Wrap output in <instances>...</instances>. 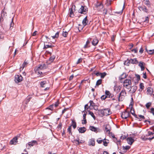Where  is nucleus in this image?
Returning a JSON list of instances; mask_svg holds the SVG:
<instances>
[{
	"label": "nucleus",
	"mask_w": 154,
	"mask_h": 154,
	"mask_svg": "<svg viewBox=\"0 0 154 154\" xmlns=\"http://www.w3.org/2000/svg\"><path fill=\"white\" fill-rule=\"evenodd\" d=\"M98 111L103 116H108L112 114V112L110 109L109 108L100 109Z\"/></svg>",
	"instance_id": "1"
},
{
	"label": "nucleus",
	"mask_w": 154,
	"mask_h": 154,
	"mask_svg": "<svg viewBox=\"0 0 154 154\" xmlns=\"http://www.w3.org/2000/svg\"><path fill=\"white\" fill-rule=\"evenodd\" d=\"M121 116L122 118L125 119H126L128 117H130L131 118H132L131 116L130 112L127 110H125L121 113Z\"/></svg>",
	"instance_id": "2"
},
{
	"label": "nucleus",
	"mask_w": 154,
	"mask_h": 154,
	"mask_svg": "<svg viewBox=\"0 0 154 154\" xmlns=\"http://www.w3.org/2000/svg\"><path fill=\"white\" fill-rule=\"evenodd\" d=\"M88 11V8L85 6H81L80 9L79 10L78 12L81 14H85Z\"/></svg>",
	"instance_id": "3"
},
{
	"label": "nucleus",
	"mask_w": 154,
	"mask_h": 154,
	"mask_svg": "<svg viewBox=\"0 0 154 154\" xmlns=\"http://www.w3.org/2000/svg\"><path fill=\"white\" fill-rule=\"evenodd\" d=\"M15 77V81L16 83L20 82L23 80V78L20 75H16Z\"/></svg>",
	"instance_id": "4"
},
{
	"label": "nucleus",
	"mask_w": 154,
	"mask_h": 154,
	"mask_svg": "<svg viewBox=\"0 0 154 154\" xmlns=\"http://www.w3.org/2000/svg\"><path fill=\"white\" fill-rule=\"evenodd\" d=\"M123 86L124 87L127 88L128 85H131V79H126L123 82Z\"/></svg>",
	"instance_id": "5"
},
{
	"label": "nucleus",
	"mask_w": 154,
	"mask_h": 154,
	"mask_svg": "<svg viewBox=\"0 0 154 154\" xmlns=\"http://www.w3.org/2000/svg\"><path fill=\"white\" fill-rule=\"evenodd\" d=\"M138 8L141 11H143L146 13H148L149 10L147 9L146 6L144 5L141 6L139 7Z\"/></svg>",
	"instance_id": "6"
},
{
	"label": "nucleus",
	"mask_w": 154,
	"mask_h": 154,
	"mask_svg": "<svg viewBox=\"0 0 154 154\" xmlns=\"http://www.w3.org/2000/svg\"><path fill=\"white\" fill-rule=\"evenodd\" d=\"M47 67V65L45 63L39 64L38 65L37 68V70H42L45 69Z\"/></svg>",
	"instance_id": "7"
},
{
	"label": "nucleus",
	"mask_w": 154,
	"mask_h": 154,
	"mask_svg": "<svg viewBox=\"0 0 154 154\" xmlns=\"http://www.w3.org/2000/svg\"><path fill=\"white\" fill-rule=\"evenodd\" d=\"M131 88L129 92L131 93H134L135 92L137 89V87L136 86H133L131 87L130 86L129 88H127L128 89H129Z\"/></svg>",
	"instance_id": "8"
},
{
	"label": "nucleus",
	"mask_w": 154,
	"mask_h": 154,
	"mask_svg": "<svg viewBox=\"0 0 154 154\" xmlns=\"http://www.w3.org/2000/svg\"><path fill=\"white\" fill-rule=\"evenodd\" d=\"M126 94V93L125 89H124L122 90L118 96V100L119 101L122 100H121L120 97L121 96H124V95Z\"/></svg>",
	"instance_id": "9"
},
{
	"label": "nucleus",
	"mask_w": 154,
	"mask_h": 154,
	"mask_svg": "<svg viewBox=\"0 0 154 154\" xmlns=\"http://www.w3.org/2000/svg\"><path fill=\"white\" fill-rule=\"evenodd\" d=\"M75 5H73L72 8L69 9V16L71 17H73L74 16V12L73 11V8H74L75 11Z\"/></svg>",
	"instance_id": "10"
},
{
	"label": "nucleus",
	"mask_w": 154,
	"mask_h": 154,
	"mask_svg": "<svg viewBox=\"0 0 154 154\" xmlns=\"http://www.w3.org/2000/svg\"><path fill=\"white\" fill-rule=\"evenodd\" d=\"M37 141L36 140H33L30 142H29L26 144V146H27L28 145L30 147L33 146L34 145L37 144Z\"/></svg>",
	"instance_id": "11"
},
{
	"label": "nucleus",
	"mask_w": 154,
	"mask_h": 154,
	"mask_svg": "<svg viewBox=\"0 0 154 154\" xmlns=\"http://www.w3.org/2000/svg\"><path fill=\"white\" fill-rule=\"evenodd\" d=\"M17 142V137H14L10 142L9 143L11 145L16 144Z\"/></svg>",
	"instance_id": "12"
},
{
	"label": "nucleus",
	"mask_w": 154,
	"mask_h": 154,
	"mask_svg": "<svg viewBox=\"0 0 154 154\" xmlns=\"http://www.w3.org/2000/svg\"><path fill=\"white\" fill-rule=\"evenodd\" d=\"M89 129L92 131H94L96 133H97L98 132V130L99 131L100 129L97 128H96L94 126H90L89 127Z\"/></svg>",
	"instance_id": "13"
},
{
	"label": "nucleus",
	"mask_w": 154,
	"mask_h": 154,
	"mask_svg": "<svg viewBox=\"0 0 154 154\" xmlns=\"http://www.w3.org/2000/svg\"><path fill=\"white\" fill-rule=\"evenodd\" d=\"M95 139L93 138H91L90 139L88 142V145L89 146H95Z\"/></svg>",
	"instance_id": "14"
},
{
	"label": "nucleus",
	"mask_w": 154,
	"mask_h": 154,
	"mask_svg": "<svg viewBox=\"0 0 154 154\" xmlns=\"http://www.w3.org/2000/svg\"><path fill=\"white\" fill-rule=\"evenodd\" d=\"M105 94L107 96V97L111 98L113 97V94L107 90L106 91Z\"/></svg>",
	"instance_id": "15"
},
{
	"label": "nucleus",
	"mask_w": 154,
	"mask_h": 154,
	"mask_svg": "<svg viewBox=\"0 0 154 154\" xmlns=\"http://www.w3.org/2000/svg\"><path fill=\"white\" fill-rule=\"evenodd\" d=\"M130 61L129 62L131 64H137L138 63V62L136 58H134L133 59H130Z\"/></svg>",
	"instance_id": "16"
},
{
	"label": "nucleus",
	"mask_w": 154,
	"mask_h": 154,
	"mask_svg": "<svg viewBox=\"0 0 154 154\" xmlns=\"http://www.w3.org/2000/svg\"><path fill=\"white\" fill-rule=\"evenodd\" d=\"M127 141L128 143L131 145L134 142V140L131 137H128L127 138Z\"/></svg>",
	"instance_id": "17"
},
{
	"label": "nucleus",
	"mask_w": 154,
	"mask_h": 154,
	"mask_svg": "<svg viewBox=\"0 0 154 154\" xmlns=\"http://www.w3.org/2000/svg\"><path fill=\"white\" fill-rule=\"evenodd\" d=\"M95 5L96 7L97 8L100 7L101 8H102L103 7V6L102 3H100L98 1H97L96 3L95 4Z\"/></svg>",
	"instance_id": "18"
},
{
	"label": "nucleus",
	"mask_w": 154,
	"mask_h": 154,
	"mask_svg": "<svg viewBox=\"0 0 154 154\" xmlns=\"http://www.w3.org/2000/svg\"><path fill=\"white\" fill-rule=\"evenodd\" d=\"M99 40L96 38H95L93 39L92 42V43L93 45L95 46L97 44Z\"/></svg>",
	"instance_id": "19"
},
{
	"label": "nucleus",
	"mask_w": 154,
	"mask_h": 154,
	"mask_svg": "<svg viewBox=\"0 0 154 154\" xmlns=\"http://www.w3.org/2000/svg\"><path fill=\"white\" fill-rule=\"evenodd\" d=\"M141 138L144 141L146 140H152L154 138V136L150 138H146L145 137V136H142L141 137Z\"/></svg>",
	"instance_id": "20"
},
{
	"label": "nucleus",
	"mask_w": 154,
	"mask_h": 154,
	"mask_svg": "<svg viewBox=\"0 0 154 154\" xmlns=\"http://www.w3.org/2000/svg\"><path fill=\"white\" fill-rule=\"evenodd\" d=\"M78 131L80 133H84L86 131V128L85 127H80L78 129Z\"/></svg>",
	"instance_id": "21"
},
{
	"label": "nucleus",
	"mask_w": 154,
	"mask_h": 154,
	"mask_svg": "<svg viewBox=\"0 0 154 154\" xmlns=\"http://www.w3.org/2000/svg\"><path fill=\"white\" fill-rule=\"evenodd\" d=\"M105 130L106 132H109V133L111 130V128L109 124H107L106 125Z\"/></svg>",
	"instance_id": "22"
},
{
	"label": "nucleus",
	"mask_w": 154,
	"mask_h": 154,
	"mask_svg": "<svg viewBox=\"0 0 154 154\" xmlns=\"http://www.w3.org/2000/svg\"><path fill=\"white\" fill-rule=\"evenodd\" d=\"M127 76V75L125 73H122L121 76L119 77V79L121 81V82H121L122 80L126 78Z\"/></svg>",
	"instance_id": "23"
},
{
	"label": "nucleus",
	"mask_w": 154,
	"mask_h": 154,
	"mask_svg": "<svg viewBox=\"0 0 154 154\" xmlns=\"http://www.w3.org/2000/svg\"><path fill=\"white\" fill-rule=\"evenodd\" d=\"M89 103H90V105L89 106V108L90 109L94 108V106H95V103H94L93 101L91 100L89 101Z\"/></svg>",
	"instance_id": "24"
},
{
	"label": "nucleus",
	"mask_w": 154,
	"mask_h": 154,
	"mask_svg": "<svg viewBox=\"0 0 154 154\" xmlns=\"http://www.w3.org/2000/svg\"><path fill=\"white\" fill-rule=\"evenodd\" d=\"M144 64L145 63L143 62L140 61L139 62L138 66L140 67L141 71H143L144 69L145 68L143 66Z\"/></svg>",
	"instance_id": "25"
},
{
	"label": "nucleus",
	"mask_w": 154,
	"mask_h": 154,
	"mask_svg": "<svg viewBox=\"0 0 154 154\" xmlns=\"http://www.w3.org/2000/svg\"><path fill=\"white\" fill-rule=\"evenodd\" d=\"M131 113L133 115L135 118H136L137 119H139V118L137 117V115L135 114L134 109H133L132 107H131Z\"/></svg>",
	"instance_id": "26"
},
{
	"label": "nucleus",
	"mask_w": 154,
	"mask_h": 154,
	"mask_svg": "<svg viewBox=\"0 0 154 154\" xmlns=\"http://www.w3.org/2000/svg\"><path fill=\"white\" fill-rule=\"evenodd\" d=\"M88 20L87 19V17L86 16L85 18L83 20L82 23L83 25L85 26L87 25Z\"/></svg>",
	"instance_id": "27"
},
{
	"label": "nucleus",
	"mask_w": 154,
	"mask_h": 154,
	"mask_svg": "<svg viewBox=\"0 0 154 154\" xmlns=\"http://www.w3.org/2000/svg\"><path fill=\"white\" fill-rule=\"evenodd\" d=\"M72 124L70 126H72L74 129H75L76 127V123L75 120H72Z\"/></svg>",
	"instance_id": "28"
},
{
	"label": "nucleus",
	"mask_w": 154,
	"mask_h": 154,
	"mask_svg": "<svg viewBox=\"0 0 154 154\" xmlns=\"http://www.w3.org/2000/svg\"><path fill=\"white\" fill-rule=\"evenodd\" d=\"M147 94L151 95L153 93V89L150 87H148L147 88Z\"/></svg>",
	"instance_id": "29"
},
{
	"label": "nucleus",
	"mask_w": 154,
	"mask_h": 154,
	"mask_svg": "<svg viewBox=\"0 0 154 154\" xmlns=\"http://www.w3.org/2000/svg\"><path fill=\"white\" fill-rule=\"evenodd\" d=\"M145 1L144 4L146 5L148 7H150L151 4L149 0H144Z\"/></svg>",
	"instance_id": "30"
},
{
	"label": "nucleus",
	"mask_w": 154,
	"mask_h": 154,
	"mask_svg": "<svg viewBox=\"0 0 154 154\" xmlns=\"http://www.w3.org/2000/svg\"><path fill=\"white\" fill-rule=\"evenodd\" d=\"M130 61V59H129L128 58L124 62V65L127 66H129L130 64H131V63L129 62Z\"/></svg>",
	"instance_id": "31"
},
{
	"label": "nucleus",
	"mask_w": 154,
	"mask_h": 154,
	"mask_svg": "<svg viewBox=\"0 0 154 154\" xmlns=\"http://www.w3.org/2000/svg\"><path fill=\"white\" fill-rule=\"evenodd\" d=\"M32 97L31 95H29L26 99V104H27L30 100L31 98H32Z\"/></svg>",
	"instance_id": "32"
},
{
	"label": "nucleus",
	"mask_w": 154,
	"mask_h": 154,
	"mask_svg": "<svg viewBox=\"0 0 154 154\" xmlns=\"http://www.w3.org/2000/svg\"><path fill=\"white\" fill-rule=\"evenodd\" d=\"M29 63L28 61H26V60H25L24 62L22 65V67H23L22 69L25 67H26L27 65Z\"/></svg>",
	"instance_id": "33"
},
{
	"label": "nucleus",
	"mask_w": 154,
	"mask_h": 154,
	"mask_svg": "<svg viewBox=\"0 0 154 154\" xmlns=\"http://www.w3.org/2000/svg\"><path fill=\"white\" fill-rule=\"evenodd\" d=\"M7 16V13L5 12V11L4 10H2V11L1 14V17L3 19V17H5V16Z\"/></svg>",
	"instance_id": "34"
},
{
	"label": "nucleus",
	"mask_w": 154,
	"mask_h": 154,
	"mask_svg": "<svg viewBox=\"0 0 154 154\" xmlns=\"http://www.w3.org/2000/svg\"><path fill=\"white\" fill-rule=\"evenodd\" d=\"M54 46L53 45H46L45 43L44 45V47L43 48V49H45L47 48H52V47H54Z\"/></svg>",
	"instance_id": "35"
},
{
	"label": "nucleus",
	"mask_w": 154,
	"mask_h": 154,
	"mask_svg": "<svg viewBox=\"0 0 154 154\" xmlns=\"http://www.w3.org/2000/svg\"><path fill=\"white\" fill-rule=\"evenodd\" d=\"M47 83L46 81H44L41 82L40 85L41 87L42 88L45 87L44 85Z\"/></svg>",
	"instance_id": "36"
},
{
	"label": "nucleus",
	"mask_w": 154,
	"mask_h": 154,
	"mask_svg": "<svg viewBox=\"0 0 154 154\" xmlns=\"http://www.w3.org/2000/svg\"><path fill=\"white\" fill-rule=\"evenodd\" d=\"M90 43V42L88 40L86 43L85 45L84 46V48H86L89 47V46L88 45Z\"/></svg>",
	"instance_id": "37"
},
{
	"label": "nucleus",
	"mask_w": 154,
	"mask_h": 154,
	"mask_svg": "<svg viewBox=\"0 0 154 154\" xmlns=\"http://www.w3.org/2000/svg\"><path fill=\"white\" fill-rule=\"evenodd\" d=\"M130 148V146H122V149L123 150H128ZM126 151L125 152H126Z\"/></svg>",
	"instance_id": "38"
},
{
	"label": "nucleus",
	"mask_w": 154,
	"mask_h": 154,
	"mask_svg": "<svg viewBox=\"0 0 154 154\" xmlns=\"http://www.w3.org/2000/svg\"><path fill=\"white\" fill-rule=\"evenodd\" d=\"M67 132H69V134L72 135V133L71 131V127L69 126L67 129Z\"/></svg>",
	"instance_id": "39"
},
{
	"label": "nucleus",
	"mask_w": 154,
	"mask_h": 154,
	"mask_svg": "<svg viewBox=\"0 0 154 154\" xmlns=\"http://www.w3.org/2000/svg\"><path fill=\"white\" fill-rule=\"evenodd\" d=\"M103 143V145L105 146H107L109 143V141L108 140H107L106 141H104Z\"/></svg>",
	"instance_id": "40"
},
{
	"label": "nucleus",
	"mask_w": 154,
	"mask_h": 154,
	"mask_svg": "<svg viewBox=\"0 0 154 154\" xmlns=\"http://www.w3.org/2000/svg\"><path fill=\"white\" fill-rule=\"evenodd\" d=\"M59 32H57L56 33L55 35L53 36H52V37L54 39L55 38H57L59 37Z\"/></svg>",
	"instance_id": "41"
},
{
	"label": "nucleus",
	"mask_w": 154,
	"mask_h": 154,
	"mask_svg": "<svg viewBox=\"0 0 154 154\" xmlns=\"http://www.w3.org/2000/svg\"><path fill=\"white\" fill-rule=\"evenodd\" d=\"M88 111L89 112V114L93 118L94 120L95 119L96 117L94 115V113L90 111Z\"/></svg>",
	"instance_id": "42"
},
{
	"label": "nucleus",
	"mask_w": 154,
	"mask_h": 154,
	"mask_svg": "<svg viewBox=\"0 0 154 154\" xmlns=\"http://www.w3.org/2000/svg\"><path fill=\"white\" fill-rule=\"evenodd\" d=\"M107 73L106 72L101 73L100 74V77L101 78L103 79L106 75Z\"/></svg>",
	"instance_id": "43"
},
{
	"label": "nucleus",
	"mask_w": 154,
	"mask_h": 154,
	"mask_svg": "<svg viewBox=\"0 0 154 154\" xmlns=\"http://www.w3.org/2000/svg\"><path fill=\"white\" fill-rule=\"evenodd\" d=\"M53 106L54 104H52V105H51L49 106L46 109H49L51 110H53Z\"/></svg>",
	"instance_id": "44"
},
{
	"label": "nucleus",
	"mask_w": 154,
	"mask_h": 154,
	"mask_svg": "<svg viewBox=\"0 0 154 154\" xmlns=\"http://www.w3.org/2000/svg\"><path fill=\"white\" fill-rule=\"evenodd\" d=\"M102 83V79H100L98 80L96 83V86H98L99 85H100Z\"/></svg>",
	"instance_id": "45"
},
{
	"label": "nucleus",
	"mask_w": 154,
	"mask_h": 154,
	"mask_svg": "<svg viewBox=\"0 0 154 154\" xmlns=\"http://www.w3.org/2000/svg\"><path fill=\"white\" fill-rule=\"evenodd\" d=\"M148 54H149L152 55L154 54V49L153 50H149Z\"/></svg>",
	"instance_id": "46"
},
{
	"label": "nucleus",
	"mask_w": 154,
	"mask_h": 154,
	"mask_svg": "<svg viewBox=\"0 0 154 154\" xmlns=\"http://www.w3.org/2000/svg\"><path fill=\"white\" fill-rule=\"evenodd\" d=\"M103 140L101 139V138H99L97 140V141L99 144H101L103 142Z\"/></svg>",
	"instance_id": "47"
},
{
	"label": "nucleus",
	"mask_w": 154,
	"mask_h": 154,
	"mask_svg": "<svg viewBox=\"0 0 154 154\" xmlns=\"http://www.w3.org/2000/svg\"><path fill=\"white\" fill-rule=\"evenodd\" d=\"M125 8V6L124 5H123V8L122 9V10H121V11H119V12H117H117H116L115 13H117V14H121L122 13L123 9H124V8Z\"/></svg>",
	"instance_id": "48"
},
{
	"label": "nucleus",
	"mask_w": 154,
	"mask_h": 154,
	"mask_svg": "<svg viewBox=\"0 0 154 154\" xmlns=\"http://www.w3.org/2000/svg\"><path fill=\"white\" fill-rule=\"evenodd\" d=\"M151 105V102H149L147 103L146 105V106L147 109L149 108Z\"/></svg>",
	"instance_id": "49"
},
{
	"label": "nucleus",
	"mask_w": 154,
	"mask_h": 154,
	"mask_svg": "<svg viewBox=\"0 0 154 154\" xmlns=\"http://www.w3.org/2000/svg\"><path fill=\"white\" fill-rule=\"evenodd\" d=\"M55 58V57L54 55L51 56L49 59V60L51 62H52L54 61Z\"/></svg>",
	"instance_id": "50"
},
{
	"label": "nucleus",
	"mask_w": 154,
	"mask_h": 154,
	"mask_svg": "<svg viewBox=\"0 0 154 154\" xmlns=\"http://www.w3.org/2000/svg\"><path fill=\"white\" fill-rule=\"evenodd\" d=\"M68 34V32L66 31H65V32L63 31V33H62L63 36L65 37H66L67 36Z\"/></svg>",
	"instance_id": "51"
},
{
	"label": "nucleus",
	"mask_w": 154,
	"mask_h": 154,
	"mask_svg": "<svg viewBox=\"0 0 154 154\" xmlns=\"http://www.w3.org/2000/svg\"><path fill=\"white\" fill-rule=\"evenodd\" d=\"M62 124L61 123H60L57 127L58 130H59L61 129L62 128Z\"/></svg>",
	"instance_id": "52"
},
{
	"label": "nucleus",
	"mask_w": 154,
	"mask_h": 154,
	"mask_svg": "<svg viewBox=\"0 0 154 154\" xmlns=\"http://www.w3.org/2000/svg\"><path fill=\"white\" fill-rule=\"evenodd\" d=\"M135 76L137 78V82L140 80V76L139 75L137 74H136Z\"/></svg>",
	"instance_id": "53"
},
{
	"label": "nucleus",
	"mask_w": 154,
	"mask_h": 154,
	"mask_svg": "<svg viewBox=\"0 0 154 154\" xmlns=\"http://www.w3.org/2000/svg\"><path fill=\"white\" fill-rule=\"evenodd\" d=\"M14 25V23L13 22V19H12L11 23L10 24V29H12V28L13 27Z\"/></svg>",
	"instance_id": "54"
},
{
	"label": "nucleus",
	"mask_w": 154,
	"mask_h": 154,
	"mask_svg": "<svg viewBox=\"0 0 154 154\" xmlns=\"http://www.w3.org/2000/svg\"><path fill=\"white\" fill-rule=\"evenodd\" d=\"M107 97V96L105 94V95H103L102 96L100 97L101 99L102 100H104L105 99H106Z\"/></svg>",
	"instance_id": "55"
},
{
	"label": "nucleus",
	"mask_w": 154,
	"mask_h": 154,
	"mask_svg": "<svg viewBox=\"0 0 154 154\" xmlns=\"http://www.w3.org/2000/svg\"><path fill=\"white\" fill-rule=\"evenodd\" d=\"M140 88L141 89V91H142V90L144 88L143 84L142 83H140Z\"/></svg>",
	"instance_id": "56"
},
{
	"label": "nucleus",
	"mask_w": 154,
	"mask_h": 154,
	"mask_svg": "<svg viewBox=\"0 0 154 154\" xmlns=\"http://www.w3.org/2000/svg\"><path fill=\"white\" fill-rule=\"evenodd\" d=\"M84 142V141L82 140H81L80 141L79 140V141L77 143H76V144L77 145H79L80 144H82V143H83Z\"/></svg>",
	"instance_id": "57"
},
{
	"label": "nucleus",
	"mask_w": 154,
	"mask_h": 154,
	"mask_svg": "<svg viewBox=\"0 0 154 154\" xmlns=\"http://www.w3.org/2000/svg\"><path fill=\"white\" fill-rule=\"evenodd\" d=\"M69 108H65L62 111V114H63L65 113V112L69 109Z\"/></svg>",
	"instance_id": "58"
},
{
	"label": "nucleus",
	"mask_w": 154,
	"mask_h": 154,
	"mask_svg": "<svg viewBox=\"0 0 154 154\" xmlns=\"http://www.w3.org/2000/svg\"><path fill=\"white\" fill-rule=\"evenodd\" d=\"M82 60L83 59L82 58H80L78 60L77 62H76V64H78L81 63V62H82Z\"/></svg>",
	"instance_id": "59"
},
{
	"label": "nucleus",
	"mask_w": 154,
	"mask_h": 154,
	"mask_svg": "<svg viewBox=\"0 0 154 154\" xmlns=\"http://www.w3.org/2000/svg\"><path fill=\"white\" fill-rule=\"evenodd\" d=\"M132 51L134 52L135 53H137L138 51V49L137 48H134L132 50Z\"/></svg>",
	"instance_id": "60"
},
{
	"label": "nucleus",
	"mask_w": 154,
	"mask_h": 154,
	"mask_svg": "<svg viewBox=\"0 0 154 154\" xmlns=\"http://www.w3.org/2000/svg\"><path fill=\"white\" fill-rule=\"evenodd\" d=\"M87 121L86 119H83L82 121V124H85L87 123Z\"/></svg>",
	"instance_id": "61"
},
{
	"label": "nucleus",
	"mask_w": 154,
	"mask_h": 154,
	"mask_svg": "<svg viewBox=\"0 0 154 154\" xmlns=\"http://www.w3.org/2000/svg\"><path fill=\"white\" fill-rule=\"evenodd\" d=\"M59 104V101L58 100L55 103L54 105V106L55 107H57L58 106Z\"/></svg>",
	"instance_id": "62"
},
{
	"label": "nucleus",
	"mask_w": 154,
	"mask_h": 154,
	"mask_svg": "<svg viewBox=\"0 0 154 154\" xmlns=\"http://www.w3.org/2000/svg\"><path fill=\"white\" fill-rule=\"evenodd\" d=\"M150 112L152 113L154 116V108H152L151 109Z\"/></svg>",
	"instance_id": "63"
},
{
	"label": "nucleus",
	"mask_w": 154,
	"mask_h": 154,
	"mask_svg": "<svg viewBox=\"0 0 154 154\" xmlns=\"http://www.w3.org/2000/svg\"><path fill=\"white\" fill-rule=\"evenodd\" d=\"M109 134L113 138H115V135L112 132H110L109 133Z\"/></svg>",
	"instance_id": "64"
}]
</instances>
